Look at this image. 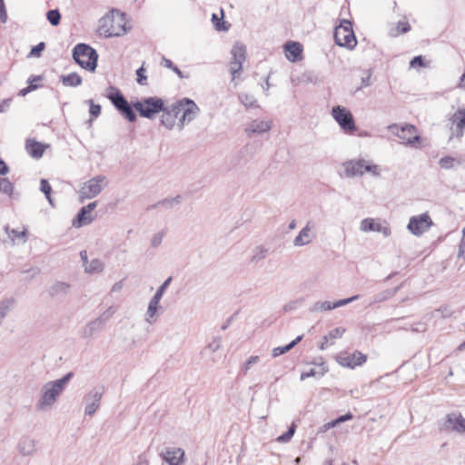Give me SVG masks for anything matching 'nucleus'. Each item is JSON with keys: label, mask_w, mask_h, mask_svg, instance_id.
Segmentation results:
<instances>
[{"label": "nucleus", "mask_w": 465, "mask_h": 465, "mask_svg": "<svg viewBox=\"0 0 465 465\" xmlns=\"http://www.w3.org/2000/svg\"><path fill=\"white\" fill-rule=\"evenodd\" d=\"M161 117V124L168 130H172L178 115L182 114L178 120V127L182 130L185 124L194 120L200 113L199 106L190 98H183L171 105L164 106Z\"/></svg>", "instance_id": "f257e3e1"}, {"label": "nucleus", "mask_w": 465, "mask_h": 465, "mask_svg": "<svg viewBox=\"0 0 465 465\" xmlns=\"http://www.w3.org/2000/svg\"><path fill=\"white\" fill-rule=\"evenodd\" d=\"M73 376L74 373L70 371L61 379L46 382L41 389V396L36 405L37 409L44 411L51 408L64 391Z\"/></svg>", "instance_id": "f03ea898"}, {"label": "nucleus", "mask_w": 465, "mask_h": 465, "mask_svg": "<svg viewBox=\"0 0 465 465\" xmlns=\"http://www.w3.org/2000/svg\"><path fill=\"white\" fill-rule=\"evenodd\" d=\"M73 58L82 68L94 72L97 67L98 54L86 44H77L73 49Z\"/></svg>", "instance_id": "7ed1b4c3"}, {"label": "nucleus", "mask_w": 465, "mask_h": 465, "mask_svg": "<svg viewBox=\"0 0 465 465\" xmlns=\"http://www.w3.org/2000/svg\"><path fill=\"white\" fill-rule=\"evenodd\" d=\"M344 173L346 177L361 176L365 173H370L372 176L381 175V168L377 164L370 163L364 159L350 160L343 163Z\"/></svg>", "instance_id": "20e7f679"}, {"label": "nucleus", "mask_w": 465, "mask_h": 465, "mask_svg": "<svg viewBox=\"0 0 465 465\" xmlns=\"http://www.w3.org/2000/svg\"><path fill=\"white\" fill-rule=\"evenodd\" d=\"M99 28L100 34L105 37L121 36L127 32L126 17L124 13L116 12L111 18L104 19Z\"/></svg>", "instance_id": "39448f33"}, {"label": "nucleus", "mask_w": 465, "mask_h": 465, "mask_svg": "<svg viewBox=\"0 0 465 465\" xmlns=\"http://www.w3.org/2000/svg\"><path fill=\"white\" fill-rule=\"evenodd\" d=\"M107 98L125 119L131 123L136 120V114L119 89L114 86H110L108 88Z\"/></svg>", "instance_id": "423d86ee"}, {"label": "nucleus", "mask_w": 465, "mask_h": 465, "mask_svg": "<svg viewBox=\"0 0 465 465\" xmlns=\"http://www.w3.org/2000/svg\"><path fill=\"white\" fill-rule=\"evenodd\" d=\"M333 36L335 43L339 46L352 50L357 45V40L352 30V25L349 20L343 19L341 21L340 25L334 29Z\"/></svg>", "instance_id": "0eeeda50"}, {"label": "nucleus", "mask_w": 465, "mask_h": 465, "mask_svg": "<svg viewBox=\"0 0 465 465\" xmlns=\"http://www.w3.org/2000/svg\"><path fill=\"white\" fill-rule=\"evenodd\" d=\"M134 108L144 118L152 119L163 110V101L159 97H147L134 104Z\"/></svg>", "instance_id": "6e6552de"}, {"label": "nucleus", "mask_w": 465, "mask_h": 465, "mask_svg": "<svg viewBox=\"0 0 465 465\" xmlns=\"http://www.w3.org/2000/svg\"><path fill=\"white\" fill-rule=\"evenodd\" d=\"M331 115L338 123L341 129L347 134L356 131V124L352 114L341 105H336L331 109Z\"/></svg>", "instance_id": "1a4fd4ad"}, {"label": "nucleus", "mask_w": 465, "mask_h": 465, "mask_svg": "<svg viewBox=\"0 0 465 465\" xmlns=\"http://www.w3.org/2000/svg\"><path fill=\"white\" fill-rule=\"evenodd\" d=\"M388 129L397 135L402 141V143L407 145H412L420 139L417 128L412 124L399 127L396 124H393L389 125Z\"/></svg>", "instance_id": "9d476101"}, {"label": "nucleus", "mask_w": 465, "mask_h": 465, "mask_svg": "<svg viewBox=\"0 0 465 465\" xmlns=\"http://www.w3.org/2000/svg\"><path fill=\"white\" fill-rule=\"evenodd\" d=\"M105 180V176L96 175L84 183L79 192L81 201L97 196L106 185Z\"/></svg>", "instance_id": "9b49d317"}, {"label": "nucleus", "mask_w": 465, "mask_h": 465, "mask_svg": "<svg viewBox=\"0 0 465 465\" xmlns=\"http://www.w3.org/2000/svg\"><path fill=\"white\" fill-rule=\"evenodd\" d=\"M104 393V387H95L90 390L84 396V414L86 416H93L100 408L101 400Z\"/></svg>", "instance_id": "f8f14e48"}, {"label": "nucleus", "mask_w": 465, "mask_h": 465, "mask_svg": "<svg viewBox=\"0 0 465 465\" xmlns=\"http://www.w3.org/2000/svg\"><path fill=\"white\" fill-rule=\"evenodd\" d=\"M232 59L230 62V72L232 78L234 80L237 75L242 72V64L246 59V47L242 43H235L231 51Z\"/></svg>", "instance_id": "ddd939ff"}, {"label": "nucleus", "mask_w": 465, "mask_h": 465, "mask_svg": "<svg viewBox=\"0 0 465 465\" xmlns=\"http://www.w3.org/2000/svg\"><path fill=\"white\" fill-rule=\"evenodd\" d=\"M432 221L428 213L412 216L408 223V230L414 235L420 236L431 226Z\"/></svg>", "instance_id": "4468645a"}, {"label": "nucleus", "mask_w": 465, "mask_h": 465, "mask_svg": "<svg viewBox=\"0 0 465 465\" xmlns=\"http://www.w3.org/2000/svg\"><path fill=\"white\" fill-rule=\"evenodd\" d=\"M336 361L341 366L354 369L355 367L365 363L367 356L359 351H355L351 354L347 352H341L337 355Z\"/></svg>", "instance_id": "2eb2a0df"}, {"label": "nucleus", "mask_w": 465, "mask_h": 465, "mask_svg": "<svg viewBox=\"0 0 465 465\" xmlns=\"http://www.w3.org/2000/svg\"><path fill=\"white\" fill-rule=\"evenodd\" d=\"M360 229L362 232H378L382 233L385 237L391 234V228L386 222L377 223L371 218L363 219L361 222Z\"/></svg>", "instance_id": "dca6fc26"}, {"label": "nucleus", "mask_w": 465, "mask_h": 465, "mask_svg": "<svg viewBox=\"0 0 465 465\" xmlns=\"http://www.w3.org/2000/svg\"><path fill=\"white\" fill-rule=\"evenodd\" d=\"M37 440L28 436L22 437L17 444V450L23 456H33L37 452Z\"/></svg>", "instance_id": "f3484780"}, {"label": "nucleus", "mask_w": 465, "mask_h": 465, "mask_svg": "<svg viewBox=\"0 0 465 465\" xmlns=\"http://www.w3.org/2000/svg\"><path fill=\"white\" fill-rule=\"evenodd\" d=\"M160 455L169 465H183V463L184 450L181 448H169Z\"/></svg>", "instance_id": "a211bd4d"}, {"label": "nucleus", "mask_w": 465, "mask_h": 465, "mask_svg": "<svg viewBox=\"0 0 465 465\" xmlns=\"http://www.w3.org/2000/svg\"><path fill=\"white\" fill-rule=\"evenodd\" d=\"M313 224L312 222H308L306 225L301 230L299 234L293 240V245L296 247H302L309 244L313 239L312 233Z\"/></svg>", "instance_id": "6ab92c4d"}, {"label": "nucleus", "mask_w": 465, "mask_h": 465, "mask_svg": "<svg viewBox=\"0 0 465 465\" xmlns=\"http://www.w3.org/2000/svg\"><path fill=\"white\" fill-rule=\"evenodd\" d=\"M272 125V121L255 119L246 127L245 132L248 136H252L254 134H263L270 131Z\"/></svg>", "instance_id": "aec40b11"}, {"label": "nucleus", "mask_w": 465, "mask_h": 465, "mask_svg": "<svg viewBox=\"0 0 465 465\" xmlns=\"http://www.w3.org/2000/svg\"><path fill=\"white\" fill-rule=\"evenodd\" d=\"M450 121L455 125V134L462 137L465 130V109L459 108L451 116Z\"/></svg>", "instance_id": "412c9836"}, {"label": "nucleus", "mask_w": 465, "mask_h": 465, "mask_svg": "<svg viewBox=\"0 0 465 465\" xmlns=\"http://www.w3.org/2000/svg\"><path fill=\"white\" fill-rule=\"evenodd\" d=\"M45 145L33 139L26 140L25 148L30 156L39 159L43 156Z\"/></svg>", "instance_id": "4be33fe9"}, {"label": "nucleus", "mask_w": 465, "mask_h": 465, "mask_svg": "<svg viewBox=\"0 0 465 465\" xmlns=\"http://www.w3.org/2000/svg\"><path fill=\"white\" fill-rule=\"evenodd\" d=\"M446 426H451V430L459 433L465 432V419L461 415L449 414Z\"/></svg>", "instance_id": "5701e85b"}, {"label": "nucleus", "mask_w": 465, "mask_h": 465, "mask_svg": "<svg viewBox=\"0 0 465 465\" xmlns=\"http://www.w3.org/2000/svg\"><path fill=\"white\" fill-rule=\"evenodd\" d=\"M95 216L86 212L84 208H81L75 218L72 222V225L75 228H80L84 225L90 224Z\"/></svg>", "instance_id": "b1692460"}, {"label": "nucleus", "mask_w": 465, "mask_h": 465, "mask_svg": "<svg viewBox=\"0 0 465 465\" xmlns=\"http://www.w3.org/2000/svg\"><path fill=\"white\" fill-rule=\"evenodd\" d=\"M160 301L156 299V297H152L148 308L145 313V322L152 324L156 322V313L159 308Z\"/></svg>", "instance_id": "393cba45"}, {"label": "nucleus", "mask_w": 465, "mask_h": 465, "mask_svg": "<svg viewBox=\"0 0 465 465\" xmlns=\"http://www.w3.org/2000/svg\"><path fill=\"white\" fill-rule=\"evenodd\" d=\"M285 50L287 52V58L289 60H296L302 54V48L301 44L297 42H289L285 45Z\"/></svg>", "instance_id": "a878e982"}, {"label": "nucleus", "mask_w": 465, "mask_h": 465, "mask_svg": "<svg viewBox=\"0 0 465 465\" xmlns=\"http://www.w3.org/2000/svg\"><path fill=\"white\" fill-rule=\"evenodd\" d=\"M302 338H303L302 335H299L292 341L288 343L287 345L273 348L272 351V356L273 358H276V357H279V356L290 351L295 345H297L302 340Z\"/></svg>", "instance_id": "bb28decb"}, {"label": "nucleus", "mask_w": 465, "mask_h": 465, "mask_svg": "<svg viewBox=\"0 0 465 465\" xmlns=\"http://www.w3.org/2000/svg\"><path fill=\"white\" fill-rule=\"evenodd\" d=\"M182 202V196L176 195L175 197L172 198H165L163 199L156 203L152 205V208L156 209L159 207H163L165 209H172L173 207L179 205Z\"/></svg>", "instance_id": "cd10ccee"}, {"label": "nucleus", "mask_w": 465, "mask_h": 465, "mask_svg": "<svg viewBox=\"0 0 465 465\" xmlns=\"http://www.w3.org/2000/svg\"><path fill=\"white\" fill-rule=\"evenodd\" d=\"M104 328L100 326L94 320L89 322L82 330V337L89 339L95 333L100 332Z\"/></svg>", "instance_id": "c85d7f7f"}, {"label": "nucleus", "mask_w": 465, "mask_h": 465, "mask_svg": "<svg viewBox=\"0 0 465 465\" xmlns=\"http://www.w3.org/2000/svg\"><path fill=\"white\" fill-rule=\"evenodd\" d=\"M71 285L69 283L64 282H54L49 289V293L51 296H56L59 294H67Z\"/></svg>", "instance_id": "c756f323"}, {"label": "nucleus", "mask_w": 465, "mask_h": 465, "mask_svg": "<svg viewBox=\"0 0 465 465\" xmlns=\"http://www.w3.org/2000/svg\"><path fill=\"white\" fill-rule=\"evenodd\" d=\"M61 81L65 86L76 87L82 84V77L76 73H71L67 75H62Z\"/></svg>", "instance_id": "7c9ffc66"}, {"label": "nucleus", "mask_w": 465, "mask_h": 465, "mask_svg": "<svg viewBox=\"0 0 465 465\" xmlns=\"http://www.w3.org/2000/svg\"><path fill=\"white\" fill-rule=\"evenodd\" d=\"M15 301L14 298H6L0 302V324L5 317L7 315L15 306Z\"/></svg>", "instance_id": "2f4dec72"}, {"label": "nucleus", "mask_w": 465, "mask_h": 465, "mask_svg": "<svg viewBox=\"0 0 465 465\" xmlns=\"http://www.w3.org/2000/svg\"><path fill=\"white\" fill-rule=\"evenodd\" d=\"M238 99L242 104H243L246 108H258L259 104H257V100L252 94H249L246 93H241L238 95Z\"/></svg>", "instance_id": "473e14b6"}, {"label": "nucleus", "mask_w": 465, "mask_h": 465, "mask_svg": "<svg viewBox=\"0 0 465 465\" xmlns=\"http://www.w3.org/2000/svg\"><path fill=\"white\" fill-rule=\"evenodd\" d=\"M411 30V25L406 21H399L397 25L389 32L390 36L396 37L401 34H406Z\"/></svg>", "instance_id": "72a5a7b5"}, {"label": "nucleus", "mask_w": 465, "mask_h": 465, "mask_svg": "<svg viewBox=\"0 0 465 465\" xmlns=\"http://www.w3.org/2000/svg\"><path fill=\"white\" fill-rule=\"evenodd\" d=\"M104 268V263L100 259H94L85 266L84 271L85 272L92 274L101 272Z\"/></svg>", "instance_id": "f704fd0d"}, {"label": "nucleus", "mask_w": 465, "mask_h": 465, "mask_svg": "<svg viewBox=\"0 0 465 465\" xmlns=\"http://www.w3.org/2000/svg\"><path fill=\"white\" fill-rule=\"evenodd\" d=\"M332 306H333V302H329V301L321 302L320 301V302H314L312 305V307L310 308V312H328V311L334 309Z\"/></svg>", "instance_id": "c9c22d12"}, {"label": "nucleus", "mask_w": 465, "mask_h": 465, "mask_svg": "<svg viewBox=\"0 0 465 465\" xmlns=\"http://www.w3.org/2000/svg\"><path fill=\"white\" fill-rule=\"evenodd\" d=\"M267 254H268V248H266L263 245L256 246L253 249V254L251 258V262L257 263L258 262L265 259Z\"/></svg>", "instance_id": "e433bc0d"}, {"label": "nucleus", "mask_w": 465, "mask_h": 465, "mask_svg": "<svg viewBox=\"0 0 465 465\" xmlns=\"http://www.w3.org/2000/svg\"><path fill=\"white\" fill-rule=\"evenodd\" d=\"M114 310L111 306L108 309H106L103 313H101L97 318L94 319V321L103 328L107 323V322L111 319V317L114 315Z\"/></svg>", "instance_id": "4c0bfd02"}, {"label": "nucleus", "mask_w": 465, "mask_h": 465, "mask_svg": "<svg viewBox=\"0 0 465 465\" xmlns=\"http://www.w3.org/2000/svg\"><path fill=\"white\" fill-rule=\"evenodd\" d=\"M14 185L7 178H0V192L13 197Z\"/></svg>", "instance_id": "58836bf2"}, {"label": "nucleus", "mask_w": 465, "mask_h": 465, "mask_svg": "<svg viewBox=\"0 0 465 465\" xmlns=\"http://www.w3.org/2000/svg\"><path fill=\"white\" fill-rule=\"evenodd\" d=\"M40 190L45 195L48 203L54 206L53 199L51 197L52 187L47 180L42 179L40 182Z\"/></svg>", "instance_id": "ea45409f"}, {"label": "nucleus", "mask_w": 465, "mask_h": 465, "mask_svg": "<svg viewBox=\"0 0 465 465\" xmlns=\"http://www.w3.org/2000/svg\"><path fill=\"white\" fill-rule=\"evenodd\" d=\"M455 163L460 164V161H457L454 157L449 155L441 157L439 161L440 166L445 170L453 168Z\"/></svg>", "instance_id": "a19ab883"}, {"label": "nucleus", "mask_w": 465, "mask_h": 465, "mask_svg": "<svg viewBox=\"0 0 465 465\" xmlns=\"http://www.w3.org/2000/svg\"><path fill=\"white\" fill-rule=\"evenodd\" d=\"M46 18L53 26H56L60 24L61 14L58 9H52L46 13Z\"/></svg>", "instance_id": "79ce46f5"}, {"label": "nucleus", "mask_w": 465, "mask_h": 465, "mask_svg": "<svg viewBox=\"0 0 465 465\" xmlns=\"http://www.w3.org/2000/svg\"><path fill=\"white\" fill-rule=\"evenodd\" d=\"M399 289H400V287H396L392 292L386 290V291L375 295L374 299L372 301V303L387 301L388 299L392 297L398 292Z\"/></svg>", "instance_id": "37998d69"}, {"label": "nucleus", "mask_w": 465, "mask_h": 465, "mask_svg": "<svg viewBox=\"0 0 465 465\" xmlns=\"http://www.w3.org/2000/svg\"><path fill=\"white\" fill-rule=\"evenodd\" d=\"M345 331L346 330L344 328L336 327L330 331L329 333L322 338V340H325V342H328L329 339L335 340L341 338Z\"/></svg>", "instance_id": "c03bdc74"}, {"label": "nucleus", "mask_w": 465, "mask_h": 465, "mask_svg": "<svg viewBox=\"0 0 465 465\" xmlns=\"http://www.w3.org/2000/svg\"><path fill=\"white\" fill-rule=\"evenodd\" d=\"M162 64L169 69H171L173 72H174L180 78H184V75L183 74V72L176 66L173 64V63L165 58V57H163V60H162Z\"/></svg>", "instance_id": "a18cd8bd"}, {"label": "nucleus", "mask_w": 465, "mask_h": 465, "mask_svg": "<svg viewBox=\"0 0 465 465\" xmlns=\"http://www.w3.org/2000/svg\"><path fill=\"white\" fill-rule=\"evenodd\" d=\"M172 277H168L162 284L161 286L157 289V291L155 292L154 295L153 297H156L157 300L161 301V299L163 298V295L164 293V292L166 291V289L168 288V286L170 285L171 282H172Z\"/></svg>", "instance_id": "49530a36"}, {"label": "nucleus", "mask_w": 465, "mask_h": 465, "mask_svg": "<svg viewBox=\"0 0 465 465\" xmlns=\"http://www.w3.org/2000/svg\"><path fill=\"white\" fill-rule=\"evenodd\" d=\"M295 428L296 426L294 424H292L286 432H284L283 434L280 435L278 438H277V441L279 442H288L293 436L294 432H295Z\"/></svg>", "instance_id": "de8ad7c7"}, {"label": "nucleus", "mask_w": 465, "mask_h": 465, "mask_svg": "<svg viewBox=\"0 0 465 465\" xmlns=\"http://www.w3.org/2000/svg\"><path fill=\"white\" fill-rule=\"evenodd\" d=\"M360 299V295L359 294H356V295H353L350 298H346V299H341V300H339V301H336L333 302V308L336 309V308H339V307H341V306H345L354 301H357Z\"/></svg>", "instance_id": "09e8293b"}, {"label": "nucleus", "mask_w": 465, "mask_h": 465, "mask_svg": "<svg viewBox=\"0 0 465 465\" xmlns=\"http://www.w3.org/2000/svg\"><path fill=\"white\" fill-rule=\"evenodd\" d=\"M87 103L90 105L89 113L91 116L97 118L101 114V105L94 104L92 99L88 100Z\"/></svg>", "instance_id": "8fccbe9b"}, {"label": "nucleus", "mask_w": 465, "mask_h": 465, "mask_svg": "<svg viewBox=\"0 0 465 465\" xmlns=\"http://www.w3.org/2000/svg\"><path fill=\"white\" fill-rule=\"evenodd\" d=\"M259 361V356H251L242 365V371L245 375L250 370L251 366Z\"/></svg>", "instance_id": "3c124183"}, {"label": "nucleus", "mask_w": 465, "mask_h": 465, "mask_svg": "<svg viewBox=\"0 0 465 465\" xmlns=\"http://www.w3.org/2000/svg\"><path fill=\"white\" fill-rule=\"evenodd\" d=\"M45 44L44 42H40L38 45H36L35 46H34L31 49L30 56L40 57L42 54V52L45 50Z\"/></svg>", "instance_id": "603ef678"}, {"label": "nucleus", "mask_w": 465, "mask_h": 465, "mask_svg": "<svg viewBox=\"0 0 465 465\" xmlns=\"http://www.w3.org/2000/svg\"><path fill=\"white\" fill-rule=\"evenodd\" d=\"M144 72H145V69L143 68V64L139 68L137 69L136 71V74H137V83L141 85H145L147 84V77L146 75L144 74Z\"/></svg>", "instance_id": "864d4df0"}, {"label": "nucleus", "mask_w": 465, "mask_h": 465, "mask_svg": "<svg viewBox=\"0 0 465 465\" xmlns=\"http://www.w3.org/2000/svg\"><path fill=\"white\" fill-rule=\"evenodd\" d=\"M29 85L22 90L19 91L18 95L20 96H25L28 93L35 90L38 88L37 84H32L31 78H28L27 80Z\"/></svg>", "instance_id": "5fc2aeb1"}, {"label": "nucleus", "mask_w": 465, "mask_h": 465, "mask_svg": "<svg viewBox=\"0 0 465 465\" xmlns=\"http://www.w3.org/2000/svg\"><path fill=\"white\" fill-rule=\"evenodd\" d=\"M163 238V232L155 233L153 236L152 241H151L152 246L153 248L158 247L162 243Z\"/></svg>", "instance_id": "6e6d98bb"}, {"label": "nucleus", "mask_w": 465, "mask_h": 465, "mask_svg": "<svg viewBox=\"0 0 465 465\" xmlns=\"http://www.w3.org/2000/svg\"><path fill=\"white\" fill-rule=\"evenodd\" d=\"M351 419H352V414L349 412V413H347L345 415L340 416L338 419H336L331 423H330L329 426H332L333 427V426H335L338 423L344 422V421L351 420Z\"/></svg>", "instance_id": "4d7b16f0"}, {"label": "nucleus", "mask_w": 465, "mask_h": 465, "mask_svg": "<svg viewBox=\"0 0 465 465\" xmlns=\"http://www.w3.org/2000/svg\"><path fill=\"white\" fill-rule=\"evenodd\" d=\"M0 20L2 23H5L7 20V14L4 0H0Z\"/></svg>", "instance_id": "13d9d810"}, {"label": "nucleus", "mask_w": 465, "mask_h": 465, "mask_svg": "<svg viewBox=\"0 0 465 465\" xmlns=\"http://www.w3.org/2000/svg\"><path fill=\"white\" fill-rule=\"evenodd\" d=\"M410 64L411 67L423 66L424 65L423 57L421 55H417V56L413 57L411 59Z\"/></svg>", "instance_id": "bf43d9fd"}, {"label": "nucleus", "mask_w": 465, "mask_h": 465, "mask_svg": "<svg viewBox=\"0 0 465 465\" xmlns=\"http://www.w3.org/2000/svg\"><path fill=\"white\" fill-rule=\"evenodd\" d=\"M12 104V98H7L0 103V113L6 112Z\"/></svg>", "instance_id": "052dcab7"}, {"label": "nucleus", "mask_w": 465, "mask_h": 465, "mask_svg": "<svg viewBox=\"0 0 465 465\" xmlns=\"http://www.w3.org/2000/svg\"><path fill=\"white\" fill-rule=\"evenodd\" d=\"M304 80L309 83L317 84L319 82V78L317 74L313 73H307L304 74Z\"/></svg>", "instance_id": "680f3d73"}, {"label": "nucleus", "mask_w": 465, "mask_h": 465, "mask_svg": "<svg viewBox=\"0 0 465 465\" xmlns=\"http://www.w3.org/2000/svg\"><path fill=\"white\" fill-rule=\"evenodd\" d=\"M221 347V341L220 339H214L209 345H208V348L212 351H216L220 349Z\"/></svg>", "instance_id": "e2e57ef3"}, {"label": "nucleus", "mask_w": 465, "mask_h": 465, "mask_svg": "<svg viewBox=\"0 0 465 465\" xmlns=\"http://www.w3.org/2000/svg\"><path fill=\"white\" fill-rule=\"evenodd\" d=\"M316 371L314 369H310L308 371H302L301 374V381H304L310 377L315 376Z\"/></svg>", "instance_id": "0e129e2a"}, {"label": "nucleus", "mask_w": 465, "mask_h": 465, "mask_svg": "<svg viewBox=\"0 0 465 465\" xmlns=\"http://www.w3.org/2000/svg\"><path fill=\"white\" fill-rule=\"evenodd\" d=\"M9 168L5 162L2 159H0V175H5L8 173Z\"/></svg>", "instance_id": "69168bd1"}, {"label": "nucleus", "mask_w": 465, "mask_h": 465, "mask_svg": "<svg viewBox=\"0 0 465 465\" xmlns=\"http://www.w3.org/2000/svg\"><path fill=\"white\" fill-rule=\"evenodd\" d=\"M26 232H26V230H24V231H22V232H19V231H17V230L13 229V230L11 231L12 235H13L14 237H15V238L25 237V236L26 235Z\"/></svg>", "instance_id": "338daca9"}, {"label": "nucleus", "mask_w": 465, "mask_h": 465, "mask_svg": "<svg viewBox=\"0 0 465 465\" xmlns=\"http://www.w3.org/2000/svg\"><path fill=\"white\" fill-rule=\"evenodd\" d=\"M96 206L97 202H93L88 203L86 206H84L83 208H84L88 213L92 214V212L95 209Z\"/></svg>", "instance_id": "774afa93"}]
</instances>
